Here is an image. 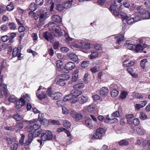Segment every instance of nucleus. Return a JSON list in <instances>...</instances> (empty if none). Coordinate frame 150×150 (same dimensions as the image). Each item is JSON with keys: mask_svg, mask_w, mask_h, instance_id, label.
I'll use <instances>...</instances> for the list:
<instances>
[{"mask_svg": "<svg viewBox=\"0 0 150 150\" xmlns=\"http://www.w3.org/2000/svg\"><path fill=\"white\" fill-rule=\"evenodd\" d=\"M105 131L103 128L99 127L96 130V133L93 135H91L90 136V138L91 139H100L102 137V134L104 133Z\"/></svg>", "mask_w": 150, "mask_h": 150, "instance_id": "f257e3e1", "label": "nucleus"}, {"mask_svg": "<svg viewBox=\"0 0 150 150\" xmlns=\"http://www.w3.org/2000/svg\"><path fill=\"white\" fill-rule=\"evenodd\" d=\"M53 135L52 132L50 130H47L45 132H42L40 138L43 141L50 140L52 139Z\"/></svg>", "mask_w": 150, "mask_h": 150, "instance_id": "f03ea898", "label": "nucleus"}, {"mask_svg": "<svg viewBox=\"0 0 150 150\" xmlns=\"http://www.w3.org/2000/svg\"><path fill=\"white\" fill-rule=\"evenodd\" d=\"M83 86L84 84L82 83L74 85L73 86L74 89L71 91L70 94H82V92L81 91L78 90V89H81Z\"/></svg>", "mask_w": 150, "mask_h": 150, "instance_id": "7ed1b4c3", "label": "nucleus"}, {"mask_svg": "<svg viewBox=\"0 0 150 150\" xmlns=\"http://www.w3.org/2000/svg\"><path fill=\"white\" fill-rule=\"evenodd\" d=\"M72 117L76 121H79L82 119L83 116L81 112H76L74 110H71L70 112Z\"/></svg>", "mask_w": 150, "mask_h": 150, "instance_id": "20e7f679", "label": "nucleus"}, {"mask_svg": "<svg viewBox=\"0 0 150 150\" xmlns=\"http://www.w3.org/2000/svg\"><path fill=\"white\" fill-rule=\"evenodd\" d=\"M42 35L43 37L47 41H50L51 42H52L53 41L52 33L46 31L43 33Z\"/></svg>", "mask_w": 150, "mask_h": 150, "instance_id": "39448f33", "label": "nucleus"}, {"mask_svg": "<svg viewBox=\"0 0 150 150\" xmlns=\"http://www.w3.org/2000/svg\"><path fill=\"white\" fill-rule=\"evenodd\" d=\"M29 123H32L33 125V130L37 129H39L41 127V123L37 119H34L28 121Z\"/></svg>", "mask_w": 150, "mask_h": 150, "instance_id": "423d86ee", "label": "nucleus"}, {"mask_svg": "<svg viewBox=\"0 0 150 150\" xmlns=\"http://www.w3.org/2000/svg\"><path fill=\"white\" fill-rule=\"evenodd\" d=\"M21 54L20 49L16 48H14L13 49L12 52L13 57H15L17 56L18 59L21 60L22 59V57H21Z\"/></svg>", "mask_w": 150, "mask_h": 150, "instance_id": "0eeeda50", "label": "nucleus"}, {"mask_svg": "<svg viewBox=\"0 0 150 150\" xmlns=\"http://www.w3.org/2000/svg\"><path fill=\"white\" fill-rule=\"evenodd\" d=\"M75 67V64L71 62H69L66 63L64 66V69L67 70L66 72H69V70L74 69Z\"/></svg>", "mask_w": 150, "mask_h": 150, "instance_id": "6e6552de", "label": "nucleus"}, {"mask_svg": "<svg viewBox=\"0 0 150 150\" xmlns=\"http://www.w3.org/2000/svg\"><path fill=\"white\" fill-rule=\"evenodd\" d=\"M25 105V103L23 101L22 98H20L18 100L16 101L15 108L17 110H18Z\"/></svg>", "mask_w": 150, "mask_h": 150, "instance_id": "1a4fd4ad", "label": "nucleus"}, {"mask_svg": "<svg viewBox=\"0 0 150 150\" xmlns=\"http://www.w3.org/2000/svg\"><path fill=\"white\" fill-rule=\"evenodd\" d=\"M78 101L81 103H84L87 102L88 100V97L83 94L78 95Z\"/></svg>", "mask_w": 150, "mask_h": 150, "instance_id": "9d476101", "label": "nucleus"}, {"mask_svg": "<svg viewBox=\"0 0 150 150\" xmlns=\"http://www.w3.org/2000/svg\"><path fill=\"white\" fill-rule=\"evenodd\" d=\"M117 85L112 84L110 86V88L111 89L110 94H118L119 92L118 91L117 89Z\"/></svg>", "mask_w": 150, "mask_h": 150, "instance_id": "9b49d317", "label": "nucleus"}, {"mask_svg": "<svg viewBox=\"0 0 150 150\" xmlns=\"http://www.w3.org/2000/svg\"><path fill=\"white\" fill-rule=\"evenodd\" d=\"M124 38L123 34H120L118 35L115 38L117 39L116 44L118 45L120 44L124 40Z\"/></svg>", "mask_w": 150, "mask_h": 150, "instance_id": "f8f14e48", "label": "nucleus"}, {"mask_svg": "<svg viewBox=\"0 0 150 150\" xmlns=\"http://www.w3.org/2000/svg\"><path fill=\"white\" fill-rule=\"evenodd\" d=\"M147 45L146 44H144L143 46L140 44H138L136 46H135L134 50L136 52L142 51L144 48L147 47Z\"/></svg>", "mask_w": 150, "mask_h": 150, "instance_id": "ddd939ff", "label": "nucleus"}, {"mask_svg": "<svg viewBox=\"0 0 150 150\" xmlns=\"http://www.w3.org/2000/svg\"><path fill=\"white\" fill-rule=\"evenodd\" d=\"M123 63L124 66L126 67H131L134 64V62L129 59H126L124 60Z\"/></svg>", "mask_w": 150, "mask_h": 150, "instance_id": "4468645a", "label": "nucleus"}, {"mask_svg": "<svg viewBox=\"0 0 150 150\" xmlns=\"http://www.w3.org/2000/svg\"><path fill=\"white\" fill-rule=\"evenodd\" d=\"M28 139L26 140L24 144L26 145V146H28L32 142L33 140V135L32 133H30L28 136Z\"/></svg>", "mask_w": 150, "mask_h": 150, "instance_id": "2eb2a0df", "label": "nucleus"}, {"mask_svg": "<svg viewBox=\"0 0 150 150\" xmlns=\"http://www.w3.org/2000/svg\"><path fill=\"white\" fill-rule=\"evenodd\" d=\"M55 35L56 36L61 37L63 35V33L61 31V30L60 27L57 26L54 30Z\"/></svg>", "mask_w": 150, "mask_h": 150, "instance_id": "dca6fc26", "label": "nucleus"}, {"mask_svg": "<svg viewBox=\"0 0 150 150\" xmlns=\"http://www.w3.org/2000/svg\"><path fill=\"white\" fill-rule=\"evenodd\" d=\"M42 130L41 129H36L33 132V137H38L40 134L42 132Z\"/></svg>", "mask_w": 150, "mask_h": 150, "instance_id": "f3484780", "label": "nucleus"}, {"mask_svg": "<svg viewBox=\"0 0 150 150\" xmlns=\"http://www.w3.org/2000/svg\"><path fill=\"white\" fill-rule=\"evenodd\" d=\"M69 58L73 61L76 62L79 60L77 56L74 53H72L70 54L69 55Z\"/></svg>", "mask_w": 150, "mask_h": 150, "instance_id": "a211bd4d", "label": "nucleus"}, {"mask_svg": "<svg viewBox=\"0 0 150 150\" xmlns=\"http://www.w3.org/2000/svg\"><path fill=\"white\" fill-rule=\"evenodd\" d=\"M125 46L128 49L131 50H134L135 48V46L133 44H130L128 40L126 41Z\"/></svg>", "mask_w": 150, "mask_h": 150, "instance_id": "6ab92c4d", "label": "nucleus"}, {"mask_svg": "<svg viewBox=\"0 0 150 150\" xmlns=\"http://www.w3.org/2000/svg\"><path fill=\"white\" fill-rule=\"evenodd\" d=\"M46 16L43 13L41 14L39 16V21L40 24H45V20L46 19Z\"/></svg>", "mask_w": 150, "mask_h": 150, "instance_id": "aec40b11", "label": "nucleus"}, {"mask_svg": "<svg viewBox=\"0 0 150 150\" xmlns=\"http://www.w3.org/2000/svg\"><path fill=\"white\" fill-rule=\"evenodd\" d=\"M20 98H22V100L25 103V104L26 102L30 101V98L28 95V94H24Z\"/></svg>", "mask_w": 150, "mask_h": 150, "instance_id": "412c9836", "label": "nucleus"}, {"mask_svg": "<svg viewBox=\"0 0 150 150\" xmlns=\"http://www.w3.org/2000/svg\"><path fill=\"white\" fill-rule=\"evenodd\" d=\"M12 117L16 120L18 121H21L23 119V117L21 115L18 114H16L13 115Z\"/></svg>", "mask_w": 150, "mask_h": 150, "instance_id": "4be33fe9", "label": "nucleus"}, {"mask_svg": "<svg viewBox=\"0 0 150 150\" xmlns=\"http://www.w3.org/2000/svg\"><path fill=\"white\" fill-rule=\"evenodd\" d=\"M37 8V5L35 3H31L29 6V9L31 11L29 12V14H30L33 11H35Z\"/></svg>", "mask_w": 150, "mask_h": 150, "instance_id": "5701e85b", "label": "nucleus"}, {"mask_svg": "<svg viewBox=\"0 0 150 150\" xmlns=\"http://www.w3.org/2000/svg\"><path fill=\"white\" fill-rule=\"evenodd\" d=\"M137 133L139 135H142L145 133V130L142 127H137L136 129Z\"/></svg>", "mask_w": 150, "mask_h": 150, "instance_id": "b1692460", "label": "nucleus"}, {"mask_svg": "<svg viewBox=\"0 0 150 150\" xmlns=\"http://www.w3.org/2000/svg\"><path fill=\"white\" fill-rule=\"evenodd\" d=\"M148 63L147 59H142L140 63V66L142 69H144Z\"/></svg>", "mask_w": 150, "mask_h": 150, "instance_id": "393cba45", "label": "nucleus"}, {"mask_svg": "<svg viewBox=\"0 0 150 150\" xmlns=\"http://www.w3.org/2000/svg\"><path fill=\"white\" fill-rule=\"evenodd\" d=\"M100 68V65L99 64H97L93 67L91 68L90 71L93 73H95L98 71Z\"/></svg>", "mask_w": 150, "mask_h": 150, "instance_id": "a878e982", "label": "nucleus"}, {"mask_svg": "<svg viewBox=\"0 0 150 150\" xmlns=\"http://www.w3.org/2000/svg\"><path fill=\"white\" fill-rule=\"evenodd\" d=\"M23 126V124L21 122H17L16 124L15 129L16 131L21 130Z\"/></svg>", "mask_w": 150, "mask_h": 150, "instance_id": "bb28decb", "label": "nucleus"}, {"mask_svg": "<svg viewBox=\"0 0 150 150\" xmlns=\"http://www.w3.org/2000/svg\"><path fill=\"white\" fill-rule=\"evenodd\" d=\"M143 18H150V12L146 11H145L144 13L142 15V17Z\"/></svg>", "mask_w": 150, "mask_h": 150, "instance_id": "cd10ccee", "label": "nucleus"}, {"mask_svg": "<svg viewBox=\"0 0 150 150\" xmlns=\"http://www.w3.org/2000/svg\"><path fill=\"white\" fill-rule=\"evenodd\" d=\"M52 18L53 20L55 22L60 23L62 21L60 17L57 15H54L52 16Z\"/></svg>", "mask_w": 150, "mask_h": 150, "instance_id": "c85d7f7f", "label": "nucleus"}, {"mask_svg": "<svg viewBox=\"0 0 150 150\" xmlns=\"http://www.w3.org/2000/svg\"><path fill=\"white\" fill-rule=\"evenodd\" d=\"M92 120L89 118L86 120L85 121V125L86 126L90 128H92Z\"/></svg>", "mask_w": 150, "mask_h": 150, "instance_id": "c756f323", "label": "nucleus"}, {"mask_svg": "<svg viewBox=\"0 0 150 150\" xmlns=\"http://www.w3.org/2000/svg\"><path fill=\"white\" fill-rule=\"evenodd\" d=\"M78 95L76 96L75 94H72L71 100V102L72 103H75L78 101Z\"/></svg>", "mask_w": 150, "mask_h": 150, "instance_id": "7c9ffc66", "label": "nucleus"}, {"mask_svg": "<svg viewBox=\"0 0 150 150\" xmlns=\"http://www.w3.org/2000/svg\"><path fill=\"white\" fill-rule=\"evenodd\" d=\"M98 56V53L96 51L92 52L91 54L89 56V58L91 59H93Z\"/></svg>", "mask_w": 150, "mask_h": 150, "instance_id": "2f4dec72", "label": "nucleus"}, {"mask_svg": "<svg viewBox=\"0 0 150 150\" xmlns=\"http://www.w3.org/2000/svg\"><path fill=\"white\" fill-rule=\"evenodd\" d=\"M109 92V89L106 87H103L100 91V94H108Z\"/></svg>", "mask_w": 150, "mask_h": 150, "instance_id": "473e14b6", "label": "nucleus"}, {"mask_svg": "<svg viewBox=\"0 0 150 150\" xmlns=\"http://www.w3.org/2000/svg\"><path fill=\"white\" fill-rule=\"evenodd\" d=\"M72 3H71V1H64L63 4V5L64 9L65 8H68L70 7Z\"/></svg>", "mask_w": 150, "mask_h": 150, "instance_id": "72a5a7b5", "label": "nucleus"}, {"mask_svg": "<svg viewBox=\"0 0 150 150\" xmlns=\"http://www.w3.org/2000/svg\"><path fill=\"white\" fill-rule=\"evenodd\" d=\"M70 78L69 75L67 74H64L61 75L60 76V79L63 81L68 80Z\"/></svg>", "mask_w": 150, "mask_h": 150, "instance_id": "f704fd0d", "label": "nucleus"}, {"mask_svg": "<svg viewBox=\"0 0 150 150\" xmlns=\"http://www.w3.org/2000/svg\"><path fill=\"white\" fill-rule=\"evenodd\" d=\"M8 25L9 29L11 30H15L16 28V25L13 22H9Z\"/></svg>", "mask_w": 150, "mask_h": 150, "instance_id": "c9c22d12", "label": "nucleus"}, {"mask_svg": "<svg viewBox=\"0 0 150 150\" xmlns=\"http://www.w3.org/2000/svg\"><path fill=\"white\" fill-rule=\"evenodd\" d=\"M25 130L27 132H31L33 130V125L32 123H29L25 128Z\"/></svg>", "mask_w": 150, "mask_h": 150, "instance_id": "e433bc0d", "label": "nucleus"}, {"mask_svg": "<svg viewBox=\"0 0 150 150\" xmlns=\"http://www.w3.org/2000/svg\"><path fill=\"white\" fill-rule=\"evenodd\" d=\"M137 10L139 13V15L140 16V17H142V15L144 13L145 11L144 9L142 7H139L137 8Z\"/></svg>", "mask_w": 150, "mask_h": 150, "instance_id": "4c0bfd02", "label": "nucleus"}, {"mask_svg": "<svg viewBox=\"0 0 150 150\" xmlns=\"http://www.w3.org/2000/svg\"><path fill=\"white\" fill-rule=\"evenodd\" d=\"M55 26V24L53 22L50 23L48 24V27L50 30H52L54 29H55L56 28Z\"/></svg>", "mask_w": 150, "mask_h": 150, "instance_id": "58836bf2", "label": "nucleus"}, {"mask_svg": "<svg viewBox=\"0 0 150 150\" xmlns=\"http://www.w3.org/2000/svg\"><path fill=\"white\" fill-rule=\"evenodd\" d=\"M87 109L89 112H92L95 110V106L91 105L88 106L87 107Z\"/></svg>", "mask_w": 150, "mask_h": 150, "instance_id": "ea45409f", "label": "nucleus"}, {"mask_svg": "<svg viewBox=\"0 0 150 150\" xmlns=\"http://www.w3.org/2000/svg\"><path fill=\"white\" fill-rule=\"evenodd\" d=\"M93 98L94 100V102H99L101 100L100 97L97 94H95L93 96Z\"/></svg>", "mask_w": 150, "mask_h": 150, "instance_id": "a19ab883", "label": "nucleus"}, {"mask_svg": "<svg viewBox=\"0 0 150 150\" xmlns=\"http://www.w3.org/2000/svg\"><path fill=\"white\" fill-rule=\"evenodd\" d=\"M56 9L57 11L60 12H62L64 10V8L63 4L62 5L61 4H58L57 5Z\"/></svg>", "mask_w": 150, "mask_h": 150, "instance_id": "79ce46f5", "label": "nucleus"}, {"mask_svg": "<svg viewBox=\"0 0 150 150\" xmlns=\"http://www.w3.org/2000/svg\"><path fill=\"white\" fill-rule=\"evenodd\" d=\"M118 144L121 146H125L129 144L128 142L126 140L123 139L118 142Z\"/></svg>", "mask_w": 150, "mask_h": 150, "instance_id": "37998d69", "label": "nucleus"}, {"mask_svg": "<svg viewBox=\"0 0 150 150\" xmlns=\"http://www.w3.org/2000/svg\"><path fill=\"white\" fill-rule=\"evenodd\" d=\"M57 84L58 85L62 86L65 85V82L63 80L60 78V79L57 81Z\"/></svg>", "mask_w": 150, "mask_h": 150, "instance_id": "c03bdc74", "label": "nucleus"}, {"mask_svg": "<svg viewBox=\"0 0 150 150\" xmlns=\"http://www.w3.org/2000/svg\"><path fill=\"white\" fill-rule=\"evenodd\" d=\"M126 21L129 25H130L132 23L135 22L134 20L133 17L129 18V17H128V18H127Z\"/></svg>", "mask_w": 150, "mask_h": 150, "instance_id": "a18cd8bd", "label": "nucleus"}, {"mask_svg": "<svg viewBox=\"0 0 150 150\" xmlns=\"http://www.w3.org/2000/svg\"><path fill=\"white\" fill-rule=\"evenodd\" d=\"M121 1V0H116V1H114L115 5L116 6L117 8H120L122 5V4L120 3Z\"/></svg>", "mask_w": 150, "mask_h": 150, "instance_id": "49530a36", "label": "nucleus"}, {"mask_svg": "<svg viewBox=\"0 0 150 150\" xmlns=\"http://www.w3.org/2000/svg\"><path fill=\"white\" fill-rule=\"evenodd\" d=\"M7 86L5 85L4 87L1 88V90L0 89V94H2V92L1 91L3 92L4 94H7Z\"/></svg>", "mask_w": 150, "mask_h": 150, "instance_id": "de8ad7c7", "label": "nucleus"}, {"mask_svg": "<svg viewBox=\"0 0 150 150\" xmlns=\"http://www.w3.org/2000/svg\"><path fill=\"white\" fill-rule=\"evenodd\" d=\"M0 29L2 31H6L8 29L7 25H1L0 27Z\"/></svg>", "mask_w": 150, "mask_h": 150, "instance_id": "09e8293b", "label": "nucleus"}, {"mask_svg": "<svg viewBox=\"0 0 150 150\" xmlns=\"http://www.w3.org/2000/svg\"><path fill=\"white\" fill-rule=\"evenodd\" d=\"M89 63V62L88 61H83L81 64V66L82 67H86L88 66Z\"/></svg>", "mask_w": 150, "mask_h": 150, "instance_id": "8fccbe9b", "label": "nucleus"}, {"mask_svg": "<svg viewBox=\"0 0 150 150\" xmlns=\"http://www.w3.org/2000/svg\"><path fill=\"white\" fill-rule=\"evenodd\" d=\"M139 118L142 120H146L147 118V117L146 115L143 112H141L140 113Z\"/></svg>", "mask_w": 150, "mask_h": 150, "instance_id": "3c124183", "label": "nucleus"}, {"mask_svg": "<svg viewBox=\"0 0 150 150\" xmlns=\"http://www.w3.org/2000/svg\"><path fill=\"white\" fill-rule=\"evenodd\" d=\"M120 8H117L114 3V4H112L110 5V11H112L115 10H117Z\"/></svg>", "mask_w": 150, "mask_h": 150, "instance_id": "603ef678", "label": "nucleus"}, {"mask_svg": "<svg viewBox=\"0 0 150 150\" xmlns=\"http://www.w3.org/2000/svg\"><path fill=\"white\" fill-rule=\"evenodd\" d=\"M16 98L13 95L11 96L8 98V100L10 102L13 103L16 101Z\"/></svg>", "mask_w": 150, "mask_h": 150, "instance_id": "864d4df0", "label": "nucleus"}, {"mask_svg": "<svg viewBox=\"0 0 150 150\" xmlns=\"http://www.w3.org/2000/svg\"><path fill=\"white\" fill-rule=\"evenodd\" d=\"M63 65V63L60 60H58L56 62V66L57 67L60 69Z\"/></svg>", "mask_w": 150, "mask_h": 150, "instance_id": "5fc2aeb1", "label": "nucleus"}, {"mask_svg": "<svg viewBox=\"0 0 150 150\" xmlns=\"http://www.w3.org/2000/svg\"><path fill=\"white\" fill-rule=\"evenodd\" d=\"M92 46V45L90 43H88L85 44L84 45V46H83V47L84 49L87 50L90 49Z\"/></svg>", "mask_w": 150, "mask_h": 150, "instance_id": "6e6d98bb", "label": "nucleus"}, {"mask_svg": "<svg viewBox=\"0 0 150 150\" xmlns=\"http://www.w3.org/2000/svg\"><path fill=\"white\" fill-rule=\"evenodd\" d=\"M119 16H120L124 19L126 20L127 18H128V16L126 14L123 12H120L119 13Z\"/></svg>", "mask_w": 150, "mask_h": 150, "instance_id": "4d7b16f0", "label": "nucleus"}, {"mask_svg": "<svg viewBox=\"0 0 150 150\" xmlns=\"http://www.w3.org/2000/svg\"><path fill=\"white\" fill-rule=\"evenodd\" d=\"M72 94H67L64 98L63 100L64 101H66L69 100H71V97Z\"/></svg>", "mask_w": 150, "mask_h": 150, "instance_id": "13d9d810", "label": "nucleus"}, {"mask_svg": "<svg viewBox=\"0 0 150 150\" xmlns=\"http://www.w3.org/2000/svg\"><path fill=\"white\" fill-rule=\"evenodd\" d=\"M133 123L135 125L137 126L139 125L140 123L139 120L138 118H134L133 120Z\"/></svg>", "mask_w": 150, "mask_h": 150, "instance_id": "bf43d9fd", "label": "nucleus"}, {"mask_svg": "<svg viewBox=\"0 0 150 150\" xmlns=\"http://www.w3.org/2000/svg\"><path fill=\"white\" fill-rule=\"evenodd\" d=\"M63 125L65 127H70L71 125L70 123L68 121L66 120H65L64 122Z\"/></svg>", "mask_w": 150, "mask_h": 150, "instance_id": "052dcab7", "label": "nucleus"}, {"mask_svg": "<svg viewBox=\"0 0 150 150\" xmlns=\"http://www.w3.org/2000/svg\"><path fill=\"white\" fill-rule=\"evenodd\" d=\"M94 47L96 50H101L102 48L101 45L100 44L96 43L94 45Z\"/></svg>", "mask_w": 150, "mask_h": 150, "instance_id": "680f3d73", "label": "nucleus"}, {"mask_svg": "<svg viewBox=\"0 0 150 150\" xmlns=\"http://www.w3.org/2000/svg\"><path fill=\"white\" fill-rule=\"evenodd\" d=\"M44 114L43 113H40L38 115L37 120L40 121L44 118Z\"/></svg>", "mask_w": 150, "mask_h": 150, "instance_id": "e2e57ef3", "label": "nucleus"}, {"mask_svg": "<svg viewBox=\"0 0 150 150\" xmlns=\"http://www.w3.org/2000/svg\"><path fill=\"white\" fill-rule=\"evenodd\" d=\"M37 96L39 100H41L46 97V94H38Z\"/></svg>", "mask_w": 150, "mask_h": 150, "instance_id": "0e129e2a", "label": "nucleus"}, {"mask_svg": "<svg viewBox=\"0 0 150 150\" xmlns=\"http://www.w3.org/2000/svg\"><path fill=\"white\" fill-rule=\"evenodd\" d=\"M31 13L33 14V18L35 20H37L39 18V12H37L36 13H35L33 12Z\"/></svg>", "mask_w": 150, "mask_h": 150, "instance_id": "69168bd1", "label": "nucleus"}, {"mask_svg": "<svg viewBox=\"0 0 150 150\" xmlns=\"http://www.w3.org/2000/svg\"><path fill=\"white\" fill-rule=\"evenodd\" d=\"M143 106H142L140 104H136L134 105L135 109L139 110L140 109L143 107Z\"/></svg>", "mask_w": 150, "mask_h": 150, "instance_id": "338daca9", "label": "nucleus"}, {"mask_svg": "<svg viewBox=\"0 0 150 150\" xmlns=\"http://www.w3.org/2000/svg\"><path fill=\"white\" fill-rule=\"evenodd\" d=\"M6 9L8 11H11L13 9L14 7L12 5H8L6 6Z\"/></svg>", "mask_w": 150, "mask_h": 150, "instance_id": "774afa93", "label": "nucleus"}]
</instances>
